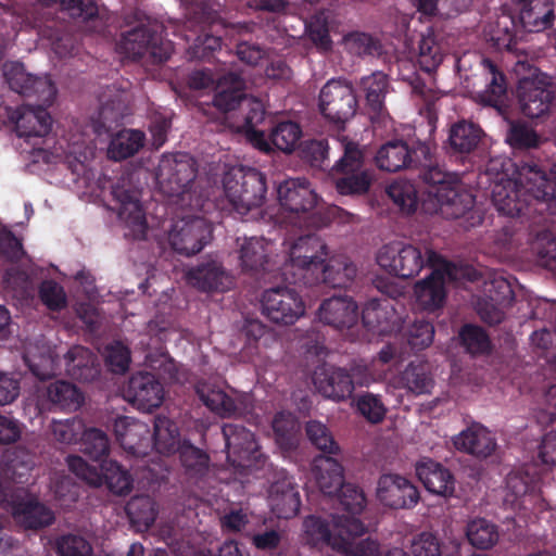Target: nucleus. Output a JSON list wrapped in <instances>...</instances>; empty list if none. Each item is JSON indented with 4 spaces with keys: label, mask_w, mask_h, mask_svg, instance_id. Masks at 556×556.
Returning <instances> with one entry per match:
<instances>
[{
    "label": "nucleus",
    "mask_w": 556,
    "mask_h": 556,
    "mask_svg": "<svg viewBox=\"0 0 556 556\" xmlns=\"http://www.w3.org/2000/svg\"><path fill=\"white\" fill-rule=\"evenodd\" d=\"M484 176L492 203L501 214L533 219L535 215L555 213V184L538 165L518 169L511 159L496 156L488 162Z\"/></svg>",
    "instance_id": "nucleus-1"
},
{
    "label": "nucleus",
    "mask_w": 556,
    "mask_h": 556,
    "mask_svg": "<svg viewBox=\"0 0 556 556\" xmlns=\"http://www.w3.org/2000/svg\"><path fill=\"white\" fill-rule=\"evenodd\" d=\"M328 254L327 244L317 235L300 236L290 243L277 269L288 285L349 287L357 273L355 264L348 257H328Z\"/></svg>",
    "instance_id": "nucleus-2"
},
{
    "label": "nucleus",
    "mask_w": 556,
    "mask_h": 556,
    "mask_svg": "<svg viewBox=\"0 0 556 556\" xmlns=\"http://www.w3.org/2000/svg\"><path fill=\"white\" fill-rule=\"evenodd\" d=\"M331 518L332 526L326 519L314 515L304 519V532L309 544L327 545L346 556H383L376 541L365 539L355 542L366 532V527L359 518L334 515H331Z\"/></svg>",
    "instance_id": "nucleus-3"
},
{
    "label": "nucleus",
    "mask_w": 556,
    "mask_h": 556,
    "mask_svg": "<svg viewBox=\"0 0 556 556\" xmlns=\"http://www.w3.org/2000/svg\"><path fill=\"white\" fill-rule=\"evenodd\" d=\"M377 263L388 273L402 279L417 276L426 266L431 270L447 266V262L438 252L429 249L424 252L420 247L402 241L384 244L377 254Z\"/></svg>",
    "instance_id": "nucleus-4"
},
{
    "label": "nucleus",
    "mask_w": 556,
    "mask_h": 556,
    "mask_svg": "<svg viewBox=\"0 0 556 556\" xmlns=\"http://www.w3.org/2000/svg\"><path fill=\"white\" fill-rule=\"evenodd\" d=\"M223 185L227 199L240 215H245L265 203L266 176L256 168L232 167L225 173Z\"/></svg>",
    "instance_id": "nucleus-5"
},
{
    "label": "nucleus",
    "mask_w": 556,
    "mask_h": 556,
    "mask_svg": "<svg viewBox=\"0 0 556 556\" xmlns=\"http://www.w3.org/2000/svg\"><path fill=\"white\" fill-rule=\"evenodd\" d=\"M213 104L224 113L239 110L242 114L243 129L256 127L264 121L266 114L262 101L247 97L244 79L233 72L226 73L218 80Z\"/></svg>",
    "instance_id": "nucleus-6"
},
{
    "label": "nucleus",
    "mask_w": 556,
    "mask_h": 556,
    "mask_svg": "<svg viewBox=\"0 0 556 556\" xmlns=\"http://www.w3.org/2000/svg\"><path fill=\"white\" fill-rule=\"evenodd\" d=\"M343 153L333 164L331 175L336 190L341 195L365 194L372 181V175L365 164L364 152L354 141L341 142Z\"/></svg>",
    "instance_id": "nucleus-7"
},
{
    "label": "nucleus",
    "mask_w": 556,
    "mask_h": 556,
    "mask_svg": "<svg viewBox=\"0 0 556 556\" xmlns=\"http://www.w3.org/2000/svg\"><path fill=\"white\" fill-rule=\"evenodd\" d=\"M117 48L129 59L151 64L166 62L173 52L172 42L150 25H139L123 34Z\"/></svg>",
    "instance_id": "nucleus-8"
},
{
    "label": "nucleus",
    "mask_w": 556,
    "mask_h": 556,
    "mask_svg": "<svg viewBox=\"0 0 556 556\" xmlns=\"http://www.w3.org/2000/svg\"><path fill=\"white\" fill-rule=\"evenodd\" d=\"M70 470L90 485L105 484L116 495H127L132 490V478L117 462L108 460L99 465L87 463L81 456L67 457Z\"/></svg>",
    "instance_id": "nucleus-9"
},
{
    "label": "nucleus",
    "mask_w": 556,
    "mask_h": 556,
    "mask_svg": "<svg viewBox=\"0 0 556 556\" xmlns=\"http://www.w3.org/2000/svg\"><path fill=\"white\" fill-rule=\"evenodd\" d=\"M197 173V162L190 154H165L159 163L156 180L167 195L184 197L193 184Z\"/></svg>",
    "instance_id": "nucleus-10"
},
{
    "label": "nucleus",
    "mask_w": 556,
    "mask_h": 556,
    "mask_svg": "<svg viewBox=\"0 0 556 556\" xmlns=\"http://www.w3.org/2000/svg\"><path fill=\"white\" fill-rule=\"evenodd\" d=\"M222 433L226 442L227 460L239 472H245L264 463L255 435L244 426L225 424Z\"/></svg>",
    "instance_id": "nucleus-11"
},
{
    "label": "nucleus",
    "mask_w": 556,
    "mask_h": 556,
    "mask_svg": "<svg viewBox=\"0 0 556 556\" xmlns=\"http://www.w3.org/2000/svg\"><path fill=\"white\" fill-rule=\"evenodd\" d=\"M294 285L276 286L263 292V314L276 324L292 325L305 313V305Z\"/></svg>",
    "instance_id": "nucleus-12"
},
{
    "label": "nucleus",
    "mask_w": 556,
    "mask_h": 556,
    "mask_svg": "<svg viewBox=\"0 0 556 556\" xmlns=\"http://www.w3.org/2000/svg\"><path fill=\"white\" fill-rule=\"evenodd\" d=\"M357 109V99L351 84L331 79L319 92V110L325 118L337 126H343Z\"/></svg>",
    "instance_id": "nucleus-13"
},
{
    "label": "nucleus",
    "mask_w": 556,
    "mask_h": 556,
    "mask_svg": "<svg viewBox=\"0 0 556 556\" xmlns=\"http://www.w3.org/2000/svg\"><path fill=\"white\" fill-rule=\"evenodd\" d=\"M429 155L430 146L426 142L418 141L410 147L404 140H391L380 147L375 162L379 169L395 173L427 164Z\"/></svg>",
    "instance_id": "nucleus-14"
},
{
    "label": "nucleus",
    "mask_w": 556,
    "mask_h": 556,
    "mask_svg": "<svg viewBox=\"0 0 556 556\" xmlns=\"http://www.w3.org/2000/svg\"><path fill=\"white\" fill-rule=\"evenodd\" d=\"M212 225L203 217L192 216L174 223L168 241L175 252L191 256L203 250L211 241Z\"/></svg>",
    "instance_id": "nucleus-15"
},
{
    "label": "nucleus",
    "mask_w": 556,
    "mask_h": 556,
    "mask_svg": "<svg viewBox=\"0 0 556 556\" xmlns=\"http://www.w3.org/2000/svg\"><path fill=\"white\" fill-rule=\"evenodd\" d=\"M541 477L533 465L511 470L505 480L504 503L511 508L528 509L540 498Z\"/></svg>",
    "instance_id": "nucleus-16"
},
{
    "label": "nucleus",
    "mask_w": 556,
    "mask_h": 556,
    "mask_svg": "<svg viewBox=\"0 0 556 556\" xmlns=\"http://www.w3.org/2000/svg\"><path fill=\"white\" fill-rule=\"evenodd\" d=\"M377 497L386 507L410 509L418 504L420 493L408 478L396 473H386L378 480Z\"/></svg>",
    "instance_id": "nucleus-17"
},
{
    "label": "nucleus",
    "mask_w": 556,
    "mask_h": 556,
    "mask_svg": "<svg viewBox=\"0 0 556 556\" xmlns=\"http://www.w3.org/2000/svg\"><path fill=\"white\" fill-rule=\"evenodd\" d=\"M280 206L295 215L315 216L314 210L318 195L306 178H291L281 182L277 188Z\"/></svg>",
    "instance_id": "nucleus-18"
},
{
    "label": "nucleus",
    "mask_w": 556,
    "mask_h": 556,
    "mask_svg": "<svg viewBox=\"0 0 556 556\" xmlns=\"http://www.w3.org/2000/svg\"><path fill=\"white\" fill-rule=\"evenodd\" d=\"M124 397L139 410L151 412L163 403L164 388L155 375L139 371L129 378Z\"/></svg>",
    "instance_id": "nucleus-19"
},
{
    "label": "nucleus",
    "mask_w": 556,
    "mask_h": 556,
    "mask_svg": "<svg viewBox=\"0 0 556 556\" xmlns=\"http://www.w3.org/2000/svg\"><path fill=\"white\" fill-rule=\"evenodd\" d=\"M10 88L25 98H36L35 105L48 108L56 97V87L50 76H34L22 67H14L5 73Z\"/></svg>",
    "instance_id": "nucleus-20"
},
{
    "label": "nucleus",
    "mask_w": 556,
    "mask_h": 556,
    "mask_svg": "<svg viewBox=\"0 0 556 556\" xmlns=\"http://www.w3.org/2000/svg\"><path fill=\"white\" fill-rule=\"evenodd\" d=\"M351 371L336 367L324 368L315 372L314 383L324 396L344 401L354 392L356 375L367 371V367L354 365L351 367Z\"/></svg>",
    "instance_id": "nucleus-21"
},
{
    "label": "nucleus",
    "mask_w": 556,
    "mask_h": 556,
    "mask_svg": "<svg viewBox=\"0 0 556 556\" xmlns=\"http://www.w3.org/2000/svg\"><path fill=\"white\" fill-rule=\"evenodd\" d=\"M111 193L116 203L115 208L119 219L130 229L135 239H144L148 225L139 193L119 184L112 187Z\"/></svg>",
    "instance_id": "nucleus-22"
},
{
    "label": "nucleus",
    "mask_w": 556,
    "mask_h": 556,
    "mask_svg": "<svg viewBox=\"0 0 556 556\" xmlns=\"http://www.w3.org/2000/svg\"><path fill=\"white\" fill-rule=\"evenodd\" d=\"M517 97L521 113L529 118L546 115L555 100L551 88L532 79L519 81Z\"/></svg>",
    "instance_id": "nucleus-23"
},
{
    "label": "nucleus",
    "mask_w": 556,
    "mask_h": 556,
    "mask_svg": "<svg viewBox=\"0 0 556 556\" xmlns=\"http://www.w3.org/2000/svg\"><path fill=\"white\" fill-rule=\"evenodd\" d=\"M15 131L20 138L29 141L33 137H45L52 128V118L46 108L33 104L23 105L12 114Z\"/></svg>",
    "instance_id": "nucleus-24"
},
{
    "label": "nucleus",
    "mask_w": 556,
    "mask_h": 556,
    "mask_svg": "<svg viewBox=\"0 0 556 556\" xmlns=\"http://www.w3.org/2000/svg\"><path fill=\"white\" fill-rule=\"evenodd\" d=\"M271 243L264 238H244L239 248V260L244 271L270 274L276 270V261L270 257Z\"/></svg>",
    "instance_id": "nucleus-25"
},
{
    "label": "nucleus",
    "mask_w": 556,
    "mask_h": 556,
    "mask_svg": "<svg viewBox=\"0 0 556 556\" xmlns=\"http://www.w3.org/2000/svg\"><path fill=\"white\" fill-rule=\"evenodd\" d=\"M194 390L199 400L222 418L239 416L247 408L243 400L231 397L223 389L210 382L198 381Z\"/></svg>",
    "instance_id": "nucleus-26"
},
{
    "label": "nucleus",
    "mask_w": 556,
    "mask_h": 556,
    "mask_svg": "<svg viewBox=\"0 0 556 556\" xmlns=\"http://www.w3.org/2000/svg\"><path fill=\"white\" fill-rule=\"evenodd\" d=\"M188 282L203 292H225L232 285V279L222 264L216 261H206L198 264L187 271Z\"/></svg>",
    "instance_id": "nucleus-27"
},
{
    "label": "nucleus",
    "mask_w": 556,
    "mask_h": 556,
    "mask_svg": "<svg viewBox=\"0 0 556 556\" xmlns=\"http://www.w3.org/2000/svg\"><path fill=\"white\" fill-rule=\"evenodd\" d=\"M451 275V264L446 267H437L430 275L415 285V294L418 304L428 312H433L443 306L446 292L444 288L445 277Z\"/></svg>",
    "instance_id": "nucleus-28"
},
{
    "label": "nucleus",
    "mask_w": 556,
    "mask_h": 556,
    "mask_svg": "<svg viewBox=\"0 0 556 556\" xmlns=\"http://www.w3.org/2000/svg\"><path fill=\"white\" fill-rule=\"evenodd\" d=\"M454 446L477 458L485 459L497 450L495 437L480 424H473L453 439Z\"/></svg>",
    "instance_id": "nucleus-29"
},
{
    "label": "nucleus",
    "mask_w": 556,
    "mask_h": 556,
    "mask_svg": "<svg viewBox=\"0 0 556 556\" xmlns=\"http://www.w3.org/2000/svg\"><path fill=\"white\" fill-rule=\"evenodd\" d=\"M416 473L427 491L444 497L452 496L455 491V479L442 464L422 458L416 465Z\"/></svg>",
    "instance_id": "nucleus-30"
},
{
    "label": "nucleus",
    "mask_w": 556,
    "mask_h": 556,
    "mask_svg": "<svg viewBox=\"0 0 556 556\" xmlns=\"http://www.w3.org/2000/svg\"><path fill=\"white\" fill-rule=\"evenodd\" d=\"M318 317L333 328H351L357 323L358 307L349 296H332L323 301Z\"/></svg>",
    "instance_id": "nucleus-31"
},
{
    "label": "nucleus",
    "mask_w": 556,
    "mask_h": 556,
    "mask_svg": "<svg viewBox=\"0 0 556 556\" xmlns=\"http://www.w3.org/2000/svg\"><path fill=\"white\" fill-rule=\"evenodd\" d=\"M96 363V354L83 345L72 346L62 358L63 371L70 378L81 382H90L99 376L100 370Z\"/></svg>",
    "instance_id": "nucleus-32"
},
{
    "label": "nucleus",
    "mask_w": 556,
    "mask_h": 556,
    "mask_svg": "<svg viewBox=\"0 0 556 556\" xmlns=\"http://www.w3.org/2000/svg\"><path fill=\"white\" fill-rule=\"evenodd\" d=\"M400 319L393 303L388 299H370L362 312L363 324L377 333L393 331Z\"/></svg>",
    "instance_id": "nucleus-33"
},
{
    "label": "nucleus",
    "mask_w": 556,
    "mask_h": 556,
    "mask_svg": "<svg viewBox=\"0 0 556 556\" xmlns=\"http://www.w3.org/2000/svg\"><path fill=\"white\" fill-rule=\"evenodd\" d=\"M12 516L20 526L30 530L49 527L55 519L49 507L34 498L13 501Z\"/></svg>",
    "instance_id": "nucleus-34"
},
{
    "label": "nucleus",
    "mask_w": 556,
    "mask_h": 556,
    "mask_svg": "<svg viewBox=\"0 0 556 556\" xmlns=\"http://www.w3.org/2000/svg\"><path fill=\"white\" fill-rule=\"evenodd\" d=\"M312 472L323 495L330 500L344 484L343 467L332 456H316L312 464Z\"/></svg>",
    "instance_id": "nucleus-35"
},
{
    "label": "nucleus",
    "mask_w": 556,
    "mask_h": 556,
    "mask_svg": "<svg viewBox=\"0 0 556 556\" xmlns=\"http://www.w3.org/2000/svg\"><path fill=\"white\" fill-rule=\"evenodd\" d=\"M428 210L440 212L448 218H460L475 205V198L471 193L462 190L457 185L443 189L440 195L429 202Z\"/></svg>",
    "instance_id": "nucleus-36"
},
{
    "label": "nucleus",
    "mask_w": 556,
    "mask_h": 556,
    "mask_svg": "<svg viewBox=\"0 0 556 556\" xmlns=\"http://www.w3.org/2000/svg\"><path fill=\"white\" fill-rule=\"evenodd\" d=\"M358 86L365 96L370 118H381L387 111L384 100L390 88L388 75L381 71H376L370 75L363 76Z\"/></svg>",
    "instance_id": "nucleus-37"
},
{
    "label": "nucleus",
    "mask_w": 556,
    "mask_h": 556,
    "mask_svg": "<svg viewBox=\"0 0 556 556\" xmlns=\"http://www.w3.org/2000/svg\"><path fill=\"white\" fill-rule=\"evenodd\" d=\"M269 498L274 511L280 518L293 517L300 510V494L294 486L292 478L283 477L271 483Z\"/></svg>",
    "instance_id": "nucleus-38"
},
{
    "label": "nucleus",
    "mask_w": 556,
    "mask_h": 556,
    "mask_svg": "<svg viewBox=\"0 0 556 556\" xmlns=\"http://www.w3.org/2000/svg\"><path fill=\"white\" fill-rule=\"evenodd\" d=\"M483 66L486 71V86L485 89L478 94V99L483 105L495 108L503 114L507 99L506 77L489 59L483 60Z\"/></svg>",
    "instance_id": "nucleus-39"
},
{
    "label": "nucleus",
    "mask_w": 556,
    "mask_h": 556,
    "mask_svg": "<svg viewBox=\"0 0 556 556\" xmlns=\"http://www.w3.org/2000/svg\"><path fill=\"white\" fill-rule=\"evenodd\" d=\"M23 358L39 380H48L63 372L62 359L50 346L43 345L36 351L27 350Z\"/></svg>",
    "instance_id": "nucleus-40"
},
{
    "label": "nucleus",
    "mask_w": 556,
    "mask_h": 556,
    "mask_svg": "<svg viewBox=\"0 0 556 556\" xmlns=\"http://www.w3.org/2000/svg\"><path fill=\"white\" fill-rule=\"evenodd\" d=\"M483 136L481 127L472 122L459 121L450 128L448 151L457 154H469L475 151Z\"/></svg>",
    "instance_id": "nucleus-41"
},
{
    "label": "nucleus",
    "mask_w": 556,
    "mask_h": 556,
    "mask_svg": "<svg viewBox=\"0 0 556 556\" xmlns=\"http://www.w3.org/2000/svg\"><path fill=\"white\" fill-rule=\"evenodd\" d=\"M128 93L115 85L108 86L99 96V119L103 126L119 122L127 111Z\"/></svg>",
    "instance_id": "nucleus-42"
},
{
    "label": "nucleus",
    "mask_w": 556,
    "mask_h": 556,
    "mask_svg": "<svg viewBox=\"0 0 556 556\" xmlns=\"http://www.w3.org/2000/svg\"><path fill=\"white\" fill-rule=\"evenodd\" d=\"M427 164H420L415 166V168H420L419 177L427 185L426 194L428 197V201L431 202L438 195H440L443 189L451 188L453 185L458 184V177L456 174H452L445 172L438 164L433 163V155L430 151V155L428 156Z\"/></svg>",
    "instance_id": "nucleus-43"
},
{
    "label": "nucleus",
    "mask_w": 556,
    "mask_h": 556,
    "mask_svg": "<svg viewBox=\"0 0 556 556\" xmlns=\"http://www.w3.org/2000/svg\"><path fill=\"white\" fill-rule=\"evenodd\" d=\"M181 444L177 424L166 416L157 415L153 421V434L151 435V448L160 454L170 455Z\"/></svg>",
    "instance_id": "nucleus-44"
},
{
    "label": "nucleus",
    "mask_w": 556,
    "mask_h": 556,
    "mask_svg": "<svg viewBox=\"0 0 556 556\" xmlns=\"http://www.w3.org/2000/svg\"><path fill=\"white\" fill-rule=\"evenodd\" d=\"M400 382L415 395L429 394L434 387L429 367L424 363H409L401 372Z\"/></svg>",
    "instance_id": "nucleus-45"
},
{
    "label": "nucleus",
    "mask_w": 556,
    "mask_h": 556,
    "mask_svg": "<svg viewBox=\"0 0 556 556\" xmlns=\"http://www.w3.org/2000/svg\"><path fill=\"white\" fill-rule=\"evenodd\" d=\"M144 143V134L140 130L124 129L110 141L108 154L112 160L122 161L135 155Z\"/></svg>",
    "instance_id": "nucleus-46"
},
{
    "label": "nucleus",
    "mask_w": 556,
    "mask_h": 556,
    "mask_svg": "<svg viewBox=\"0 0 556 556\" xmlns=\"http://www.w3.org/2000/svg\"><path fill=\"white\" fill-rule=\"evenodd\" d=\"M47 397L53 405L70 412L77 410L84 403L80 390L63 380H58L47 388Z\"/></svg>",
    "instance_id": "nucleus-47"
},
{
    "label": "nucleus",
    "mask_w": 556,
    "mask_h": 556,
    "mask_svg": "<svg viewBox=\"0 0 556 556\" xmlns=\"http://www.w3.org/2000/svg\"><path fill=\"white\" fill-rule=\"evenodd\" d=\"M466 538L473 547L489 549L500 539L498 527L485 518H476L468 522Z\"/></svg>",
    "instance_id": "nucleus-48"
},
{
    "label": "nucleus",
    "mask_w": 556,
    "mask_h": 556,
    "mask_svg": "<svg viewBox=\"0 0 556 556\" xmlns=\"http://www.w3.org/2000/svg\"><path fill=\"white\" fill-rule=\"evenodd\" d=\"M331 501L337 503L345 513L334 515L336 517L357 518L366 506V497L362 489L353 483H344L332 496Z\"/></svg>",
    "instance_id": "nucleus-49"
},
{
    "label": "nucleus",
    "mask_w": 556,
    "mask_h": 556,
    "mask_svg": "<svg viewBox=\"0 0 556 556\" xmlns=\"http://www.w3.org/2000/svg\"><path fill=\"white\" fill-rule=\"evenodd\" d=\"M80 452L97 465L108 462L110 441L106 433L98 428L86 429L80 438Z\"/></svg>",
    "instance_id": "nucleus-50"
},
{
    "label": "nucleus",
    "mask_w": 556,
    "mask_h": 556,
    "mask_svg": "<svg viewBox=\"0 0 556 556\" xmlns=\"http://www.w3.org/2000/svg\"><path fill=\"white\" fill-rule=\"evenodd\" d=\"M386 192L403 214L409 215L416 212L418 191L409 180H394L387 187Z\"/></svg>",
    "instance_id": "nucleus-51"
},
{
    "label": "nucleus",
    "mask_w": 556,
    "mask_h": 556,
    "mask_svg": "<svg viewBox=\"0 0 556 556\" xmlns=\"http://www.w3.org/2000/svg\"><path fill=\"white\" fill-rule=\"evenodd\" d=\"M541 136L523 121H508L506 142L516 150L535 149L541 143Z\"/></svg>",
    "instance_id": "nucleus-52"
},
{
    "label": "nucleus",
    "mask_w": 556,
    "mask_h": 556,
    "mask_svg": "<svg viewBox=\"0 0 556 556\" xmlns=\"http://www.w3.org/2000/svg\"><path fill=\"white\" fill-rule=\"evenodd\" d=\"M176 452L179 453L181 465L189 476H202L207 471L210 456L205 451L184 440Z\"/></svg>",
    "instance_id": "nucleus-53"
},
{
    "label": "nucleus",
    "mask_w": 556,
    "mask_h": 556,
    "mask_svg": "<svg viewBox=\"0 0 556 556\" xmlns=\"http://www.w3.org/2000/svg\"><path fill=\"white\" fill-rule=\"evenodd\" d=\"M302 137L301 126L292 121L277 123L270 131V142L277 150L291 153Z\"/></svg>",
    "instance_id": "nucleus-54"
},
{
    "label": "nucleus",
    "mask_w": 556,
    "mask_h": 556,
    "mask_svg": "<svg viewBox=\"0 0 556 556\" xmlns=\"http://www.w3.org/2000/svg\"><path fill=\"white\" fill-rule=\"evenodd\" d=\"M119 444L135 457L147 456L151 450V435L148 426L140 421L132 424Z\"/></svg>",
    "instance_id": "nucleus-55"
},
{
    "label": "nucleus",
    "mask_w": 556,
    "mask_h": 556,
    "mask_svg": "<svg viewBox=\"0 0 556 556\" xmlns=\"http://www.w3.org/2000/svg\"><path fill=\"white\" fill-rule=\"evenodd\" d=\"M344 45L350 53L357 56H377L382 52L380 41L376 37L362 31L345 35Z\"/></svg>",
    "instance_id": "nucleus-56"
},
{
    "label": "nucleus",
    "mask_w": 556,
    "mask_h": 556,
    "mask_svg": "<svg viewBox=\"0 0 556 556\" xmlns=\"http://www.w3.org/2000/svg\"><path fill=\"white\" fill-rule=\"evenodd\" d=\"M46 7L60 2L61 9L72 18L87 22L98 16V5L93 0H37Z\"/></svg>",
    "instance_id": "nucleus-57"
},
{
    "label": "nucleus",
    "mask_w": 556,
    "mask_h": 556,
    "mask_svg": "<svg viewBox=\"0 0 556 556\" xmlns=\"http://www.w3.org/2000/svg\"><path fill=\"white\" fill-rule=\"evenodd\" d=\"M356 408L368 422L374 425L383 421L388 412L381 396L370 392L357 396Z\"/></svg>",
    "instance_id": "nucleus-58"
},
{
    "label": "nucleus",
    "mask_w": 556,
    "mask_h": 556,
    "mask_svg": "<svg viewBox=\"0 0 556 556\" xmlns=\"http://www.w3.org/2000/svg\"><path fill=\"white\" fill-rule=\"evenodd\" d=\"M306 434L313 445L326 456L338 454L340 447L329 429L320 421L312 420L306 425Z\"/></svg>",
    "instance_id": "nucleus-59"
},
{
    "label": "nucleus",
    "mask_w": 556,
    "mask_h": 556,
    "mask_svg": "<svg viewBox=\"0 0 556 556\" xmlns=\"http://www.w3.org/2000/svg\"><path fill=\"white\" fill-rule=\"evenodd\" d=\"M483 298L510 306L515 300V293L507 278L503 275L494 274L484 282Z\"/></svg>",
    "instance_id": "nucleus-60"
},
{
    "label": "nucleus",
    "mask_w": 556,
    "mask_h": 556,
    "mask_svg": "<svg viewBox=\"0 0 556 556\" xmlns=\"http://www.w3.org/2000/svg\"><path fill=\"white\" fill-rule=\"evenodd\" d=\"M59 556H92L91 544L79 534H63L55 541Z\"/></svg>",
    "instance_id": "nucleus-61"
},
{
    "label": "nucleus",
    "mask_w": 556,
    "mask_h": 556,
    "mask_svg": "<svg viewBox=\"0 0 556 556\" xmlns=\"http://www.w3.org/2000/svg\"><path fill=\"white\" fill-rule=\"evenodd\" d=\"M462 344L470 354H482L490 350L488 333L479 326L465 325L459 331Z\"/></svg>",
    "instance_id": "nucleus-62"
},
{
    "label": "nucleus",
    "mask_w": 556,
    "mask_h": 556,
    "mask_svg": "<svg viewBox=\"0 0 556 556\" xmlns=\"http://www.w3.org/2000/svg\"><path fill=\"white\" fill-rule=\"evenodd\" d=\"M434 337V327L426 320H416L407 330V343L413 351L418 352L428 348Z\"/></svg>",
    "instance_id": "nucleus-63"
},
{
    "label": "nucleus",
    "mask_w": 556,
    "mask_h": 556,
    "mask_svg": "<svg viewBox=\"0 0 556 556\" xmlns=\"http://www.w3.org/2000/svg\"><path fill=\"white\" fill-rule=\"evenodd\" d=\"M539 263L547 268H556V239L549 233L542 232L532 245Z\"/></svg>",
    "instance_id": "nucleus-64"
}]
</instances>
